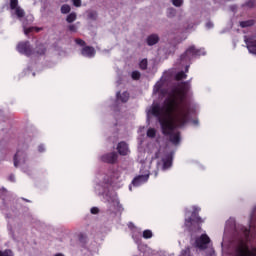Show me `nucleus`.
I'll return each instance as SVG.
<instances>
[{
    "instance_id": "37998d69",
    "label": "nucleus",
    "mask_w": 256,
    "mask_h": 256,
    "mask_svg": "<svg viewBox=\"0 0 256 256\" xmlns=\"http://www.w3.org/2000/svg\"><path fill=\"white\" fill-rule=\"evenodd\" d=\"M156 159H159V152L155 154Z\"/></svg>"
},
{
    "instance_id": "f03ea898",
    "label": "nucleus",
    "mask_w": 256,
    "mask_h": 256,
    "mask_svg": "<svg viewBox=\"0 0 256 256\" xmlns=\"http://www.w3.org/2000/svg\"><path fill=\"white\" fill-rule=\"evenodd\" d=\"M201 223H203V218L199 216V209L197 207L192 211L191 217L185 220V225L191 229L193 225H197V231L201 229Z\"/></svg>"
},
{
    "instance_id": "393cba45",
    "label": "nucleus",
    "mask_w": 256,
    "mask_h": 256,
    "mask_svg": "<svg viewBox=\"0 0 256 256\" xmlns=\"http://www.w3.org/2000/svg\"><path fill=\"white\" fill-rule=\"evenodd\" d=\"M153 237V232L151 230H144L143 231V238L144 239H151Z\"/></svg>"
},
{
    "instance_id": "09e8293b",
    "label": "nucleus",
    "mask_w": 256,
    "mask_h": 256,
    "mask_svg": "<svg viewBox=\"0 0 256 256\" xmlns=\"http://www.w3.org/2000/svg\"><path fill=\"white\" fill-rule=\"evenodd\" d=\"M251 219H253V214L251 215Z\"/></svg>"
},
{
    "instance_id": "a19ab883",
    "label": "nucleus",
    "mask_w": 256,
    "mask_h": 256,
    "mask_svg": "<svg viewBox=\"0 0 256 256\" xmlns=\"http://www.w3.org/2000/svg\"><path fill=\"white\" fill-rule=\"evenodd\" d=\"M79 239H80V241H83V234L79 235Z\"/></svg>"
},
{
    "instance_id": "9b49d317",
    "label": "nucleus",
    "mask_w": 256,
    "mask_h": 256,
    "mask_svg": "<svg viewBox=\"0 0 256 256\" xmlns=\"http://www.w3.org/2000/svg\"><path fill=\"white\" fill-rule=\"evenodd\" d=\"M83 57H95V48L91 46H84L81 50Z\"/></svg>"
},
{
    "instance_id": "6e6552de",
    "label": "nucleus",
    "mask_w": 256,
    "mask_h": 256,
    "mask_svg": "<svg viewBox=\"0 0 256 256\" xmlns=\"http://www.w3.org/2000/svg\"><path fill=\"white\" fill-rule=\"evenodd\" d=\"M149 181V172L146 174L138 175L132 180V185L134 187H139L140 185H143V183H147Z\"/></svg>"
},
{
    "instance_id": "49530a36",
    "label": "nucleus",
    "mask_w": 256,
    "mask_h": 256,
    "mask_svg": "<svg viewBox=\"0 0 256 256\" xmlns=\"http://www.w3.org/2000/svg\"><path fill=\"white\" fill-rule=\"evenodd\" d=\"M37 29V31H41V28H36Z\"/></svg>"
},
{
    "instance_id": "7c9ffc66",
    "label": "nucleus",
    "mask_w": 256,
    "mask_h": 256,
    "mask_svg": "<svg viewBox=\"0 0 256 256\" xmlns=\"http://www.w3.org/2000/svg\"><path fill=\"white\" fill-rule=\"evenodd\" d=\"M88 17L89 19H92V21H95L97 19V12H90Z\"/></svg>"
},
{
    "instance_id": "b1692460",
    "label": "nucleus",
    "mask_w": 256,
    "mask_h": 256,
    "mask_svg": "<svg viewBox=\"0 0 256 256\" xmlns=\"http://www.w3.org/2000/svg\"><path fill=\"white\" fill-rule=\"evenodd\" d=\"M131 77L134 81H139L141 79V72L133 71Z\"/></svg>"
},
{
    "instance_id": "5701e85b",
    "label": "nucleus",
    "mask_w": 256,
    "mask_h": 256,
    "mask_svg": "<svg viewBox=\"0 0 256 256\" xmlns=\"http://www.w3.org/2000/svg\"><path fill=\"white\" fill-rule=\"evenodd\" d=\"M147 65H148V62H147V59H142L139 63V67L140 69H142V71H145L147 69Z\"/></svg>"
},
{
    "instance_id": "c85d7f7f",
    "label": "nucleus",
    "mask_w": 256,
    "mask_h": 256,
    "mask_svg": "<svg viewBox=\"0 0 256 256\" xmlns=\"http://www.w3.org/2000/svg\"><path fill=\"white\" fill-rule=\"evenodd\" d=\"M172 5H174V7H181L183 0H172Z\"/></svg>"
},
{
    "instance_id": "dca6fc26",
    "label": "nucleus",
    "mask_w": 256,
    "mask_h": 256,
    "mask_svg": "<svg viewBox=\"0 0 256 256\" xmlns=\"http://www.w3.org/2000/svg\"><path fill=\"white\" fill-rule=\"evenodd\" d=\"M12 11H15V15L18 19H23V17H25V10H23V8L20 6L12 9Z\"/></svg>"
},
{
    "instance_id": "a18cd8bd",
    "label": "nucleus",
    "mask_w": 256,
    "mask_h": 256,
    "mask_svg": "<svg viewBox=\"0 0 256 256\" xmlns=\"http://www.w3.org/2000/svg\"><path fill=\"white\" fill-rule=\"evenodd\" d=\"M23 200L26 201L27 203H29V200H27V199H25V198H23Z\"/></svg>"
},
{
    "instance_id": "ea45409f",
    "label": "nucleus",
    "mask_w": 256,
    "mask_h": 256,
    "mask_svg": "<svg viewBox=\"0 0 256 256\" xmlns=\"http://www.w3.org/2000/svg\"><path fill=\"white\" fill-rule=\"evenodd\" d=\"M189 251H190V248L188 247L185 250H183V253H189Z\"/></svg>"
},
{
    "instance_id": "a878e982",
    "label": "nucleus",
    "mask_w": 256,
    "mask_h": 256,
    "mask_svg": "<svg viewBox=\"0 0 256 256\" xmlns=\"http://www.w3.org/2000/svg\"><path fill=\"white\" fill-rule=\"evenodd\" d=\"M19 7V0H10V9H17Z\"/></svg>"
},
{
    "instance_id": "ddd939ff",
    "label": "nucleus",
    "mask_w": 256,
    "mask_h": 256,
    "mask_svg": "<svg viewBox=\"0 0 256 256\" xmlns=\"http://www.w3.org/2000/svg\"><path fill=\"white\" fill-rule=\"evenodd\" d=\"M146 42L150 47H152V45H157V43H159V35L152 34L148 36Z\"/></svg>"
},
{
    "instance_id": "f257e3e1",
    "label": "nucleus",
    "mask_w": 256,
    "mask_h": 256,
    "mask_svg": "<svg viewBox=\"0 0 256 256\" xmlns=\"http://www.w3.org/2000/svg\"><path fill=\"white\" fill-rule=\"evenodd\" d=\"M188 93L189 86L187 82H183L180 87H175L168 93L162 108L159 104H154L151 108V114L158 119L162 135L170 137L173 145L181 143V132L174 131L177 127H185L189 122L191 104L185 102Z\"/></svg>"
},
{
    "instance_id": "de8ad7c7",
    "label": "nucleus",
    "mask_w": 256,
    "mask_h": 256,
    "mask_svg": "<svg viewBox=\"0 0 256 256\" xmlns=\"http://www.w3.org/2000/svg\"><path fill=\"white\" fill-rule=\"evenodd\" d=\"M155 177H157V172L155 173Z\"/></svg>"
},
{
    "instance_id": "58836bf2",
    "label": "nucleus",
    "mask_w": 256,
    "mask_h": 256,
    "mask_svg": "<svg viewBox=\"0 0 256 256\" xmlns=\"http://www.w3.org/2000/svg\"><path fill=\"white\" fill-rule=\"evenodd\" d=\"M38 151H39L40 153H43V151H45V148L43 147V145H40V146L38 147Z\"/></svg>"
},
{
    "instance_id": "c03bdc74",
    "label": "nucleus",
    "mask_w": 256,
    "mask_h": 256,
    "mask_svg": "<svg viewBox=\"0 0 256 256\" xmlns=\"http://www.w3.org/2000/svg\"><path fill=\"white\" fill-rule=\"evenodd\" d=\"M55 256H65L62 253L55 254Z\"/></svg>"
},
{
    "instance_id": "1a4fd4ad",
    "label": "nucleus",
    "mask_w": 256,
    "mask_h": 256,
    "mask_svg": "<svg viewBox=\"0 0 256 256\" xmlns=\"http://www.w3.org/2000/svg\"><path fill=\"white\" fill-rule=\"evenodd\" d=\"M27 154L21 150H18L14 155V167H19V163H25Z\"/></svg>"
},
{
    "instance_id": "6ab92c4d",
    "label": "nucleus",
    "mask_w": 256,
    "mask_h": 256,
    "mask_svg": "<svg viewBox=\"0 0 256 256\" xmlns=\"http://www.w3.org/2000/svg\"><path fill=\"white\" fill-rule=\"evenodd\" d=\"M163 82L158 81L155 85H154V93H163Z\"/></svg>"
},
{
    "instance_id": "20e7f679",
    "label": "nucleus",
    "mask_w": 256,
    "mask_h": 256,
    "mask_svg": "<svg viewBox=\"0 0 256 256\" xmlns=\"http://www.w3.org/2000/svg\"><path fill=\"white\" fill-rule=\"evenodd\" d=\"M200 51L199 49L195 48V46H190L185 53H183L180 56V61L182 63H189L193 57H197V55H199Z\"/></svg>"
},
{
    "instance_id": "412c9836",
    "label": "nucleus",
    "mask_w": 256,
    "mask_h": 256,
    "mask_svg": "<svg viewBox=\"0 0 256 256\" xmlns=\"http://www.w3.org/2000/svg\"><path fill=\"white\" fill-rule=\"evenodd\" d=\"M76 20H77V14L74 13V12L70 13V14L67 16V18H66L67 23H73V22L76 21Z\"/></svg>"
},
{
    "instance_id": "4be33fe9",
    "label": "nucleus",
    "mask_w": 256,
    "mask_h": 256,
    "mask_svg": "<svg viewBox=\"0 0 256 256\" xmlns=\"http://www.w3.org/2000/svg\"><path fill=\"white\" fill-rule=\"evenodd\" d=\"M71 12V6H69L68 4H64L61 6V13L63 15H67V13Z\"/></svg>"
},
{
    "instance_id": "0eeeda50",
    "label": "nucleus",
    "mask_w": 256,
    "mask_h": 256,
    "mask_svg": "<svg viewBox=\"0 0 256 256\" xmlns=\"http://www.w3.org/2000/svg\"><path fill=\"white\" fill-rule=\"evenodd\" d=\"M118 155L117 152H110L107 154H104L101 159L103 161V163H110V165H113L115 163H117V159H118Z\"/></svg>"
},
{
    "instance_id": "4c0bfd02",
    "label": "nucleus",
    "mask_w": 256,
    "mask_h": 256,
    "mask_svg": "<svg viewBox=\"0 0 256 256\" xmlns=\"http://www.w3.org/2000/svg\"><path fill=\"white\" fill-rule=\"evenodd\" d=\"M206 27H207V29H212V27H213V22H207V23H206Z\"/></svg>"
},
{
    "instance_id": "9d476101",
    "label": "nucleus",
    "mask_w": 256,
    "mask_h": 256,
    "mask_svg": "<svg viewBox=\"0 0 256 256\" xmlns=\"http://www.w3.org/2000/svg\"><path fill=\"white\" fill-rule=\"evenodd\" d=\"M117 151H118L119 155H122V156L128 155L129 145H127L125 141H122V142L118 143Z\"/></svg>"
},
{
    "instance_id": "423d86ee",
    "label": "nucleus",
    "mask_w": 256,
    "mask_h": 256,
    "mask_svg": "<svg viewBox=\"0 0 256 256\" xmlns=\"http://www.w3.org/2000/svg\"><path fill=\"white\" fill-rule=\"evenodd\" d=\"M211 243V238L207 234H202L200 237L195 240V247L198 249H207V245Z\"/></svg>"
},
{
    "instance_id": "2f4dec72",
    "label": "nucleus",
    "mask_w": 256,
    "mask_h": 256,
    "mask_svg": "<svg viewBox=\"0 0 256 256\" xmlns=\"http://www.w3.org/2000/svg\"><path fill=\"white\" fill-rule=\"evenodd\" d=\"M69 31L72 33H77V26L75 24H71L68 26Z\"/></svg>"
},
{
    "instance_id": "bb28decb",
    "label": "nucleus",
    "mask_w": 256,
    "mask_h": 256,
    "mask_svg": "<svg viewBox=\"0 0 256 256\" xmlns=\"http://www.w3.org/2000/svg\"><path fill=\"white\" fill-rule=\"evenodd\" d=\"M75 43H76V45H80V47H85V45H87V43L85 42V40H83V39H81V38L75 39Z\"/></svg>"
},
{
    "instance_id": "72a5a7b5",
    "label": "nucleus",
    "mask_w": 256,
    "mask_h": 256,
    "mask_svg": "<svg viewBox=\"0 0 256 256\" xmlns=\"http://www.w3.org/2000/svg\"><path fill=\"white\" fill-rule=\"evenodd\" d=\"M74 7H81V0H72Z\"/></svg>"
},
{
    "instance_id": "a211bd4d",
    "label": "nucleus",
    "mask_w": 256,
    "mask_h": 256,
    "mask_svg": "<svg viewBox=\"0 0 256 256\" xmlns=\"http://www.w3.org/2000/svg\"><path fill=\"white\" fill-rule=\"evenodd\" d=\"M183 79H187V74L184 71H180L175 75L176 81H183Z\"/></svg>"
},
{
    "instance_id": "c9c22d12",
    "label": "nucleus",
    "mask_w": 256,
    "mask_h": 256,
    "mask_svg": "<svg viewBox=\"0 0 256 256\" xmlns=\"http://www.w3.org/2000/svg\"><path fill=\"white\" fill-rule=\"evenodd\" d=\"M8 180L11 182V183H15V175L14 174H11L8 178Z\"/></svg>"
},
{
    "instance_id": "7ed1b4c3",
    "label": "nucleus",
    "mask_w": 256,
    "mask_h": 256,
    "mask_svg": "<svg viewBox=\"0 0 256 256\" xmlns=\"http://www.w3.org/2000/svg\"><path fill=\"white\" fill-rule=\"evenodd\" d=\"M17 51L22 55H26V57L35 55V50L31 47V43L29 41L19 42L17 45Z\"/></svg>"
},
{
    "instance_id": "f8f14e48",
    "label": "nucleus",
    "mask_w": 256,
    "mask_h": 256,
    "mask_svg": "<svg viewBox=\"0 0 256 256\" xmlns=\"http://www.w3.org/2000/svg\"><path fill=\"white\" fill-rule=\"evenodd\" d=\"M162 161L164 170L171 168V165H173V155L168 154Z\"/></svg>"
},
{
    "instance_id": "cd10ccee",
    "label": "nucleus",
    "mask_w": 256,
    "mask_h": 256,
    "mask_svg": "<svg viewBox=\"0 0 256 256\" xmlns=\"http://www.w3.org/2000/svg\"><path fill=\"white\" fill-rule=\"evenodd\" d=\"M0 256H13V251L11 250H5L4 252L0 251Z\"/></svg>"
},
{
    "instance_id": "f704fd0d",
    "label": "nucleus",
    "mask_w": 256,
    "mask_h": 256,
    "mask_svg": "<svg viewBox=\"0 0 256 256\" xmlns=\"http://www.w3.org/2000/svg\"><path fill=\"white\" fill-rule=\"evenodd\" d=\"M33 29H35V28L30 27V28L25 29V30H24L25 35H29V33H32V32H33Z\"/></svg>"
},
{
    "instance_id": "4468645a",
    "label": "nucleus",
    "mask_w": 256,
    "mask_h": 256,
    "mask_svg": "<svg viewBox=\"0 0 256 256\" xmlns=\"http://www.w3.org/2000/svg\"><path fill=\"white\" fill-rule=\"evenodd\" d=\"M117 99L122 101V103H127L129 101V92L125 91L121 94V92H118L116 94Z\"/></svg>"
},
{
    "instance_id": "aec40b11",
    "label": "nucleus",
    "mask_w": 256,
    "mask_h": 256,
    "mask_svg": "<svg viewBox=\"0 0 256 256\" xmlns=\"http://www.w3.org/2000/svg\"><path fill=\"white\" fill-rule=\"evenodd\" d=\"M156 136H157V130H155V128H149L147 130V137H149L150 139H155Z\"/></svg>"
},
{
    "instance_id": "473e14b6",
    "label": "nucleus",
    "mask_w": 256,
    "mask_h": 256,
    "mask_svg": "<svg viewBox=\"0 0 256 256\" xmlns=\"http://www.w3.org/2000/svg\"><path fill=\"white\" fill-rule=\"evenodd\" d=\"M90 211H91L92 215H97V213H99V208L92 207Z\"/></svg>"
},
{
    "instance_id": "2eb2a0df",
    "label": "nucleus",
    "mask_w": 256,
    "mask_h": 256,
    "mask_svg": "<svg viewBox=\"0 0 256 256\" xmlns=\"http://www.w3.org/2000/svg\"><path fill=\"white\" fill-rule=\"evenodd\" d=\"M47 53V48L43 44H39L36 46V49L34 50V55H45Z\"/></svg>"
},
{
    "instance_id": "c756f323",
    "label": "nucleus",
    "mask_w": 256,
    "mask_h": 256,
    "mask_svg": "<svg viewBox=\"0 0 256 256\" xmlns=\"http://www.w3.org/2000/svg\"><path fill=\"white\" fill-rule=\"evenodd\" d=\"M256 5V0H249L248 2H246V6L253 8Z\"/></svg>"
},
{
    "instance_id": "e433bc0d",
    "label": "nucleus",
    "mask_w": 256,
    "mask_h": 256,
    "mask_svg": "<svg viewBox=\"0 0 256 256\" xmlns=\"http://www.w3.org/2000/svg\"><path fill=\"white\" fill-rule=\"evenodd\" d=\"M168 13H169V15L174 16V15H175V9L169 8V9H168Z\"/></svg>"
},
{
    "instance_id": "39448f33",
    "label": "nucleus",
    "mask_w": 256,
    "mask_h": 256,
    "mask_svg": "<svg viewBox=\"0 0 256 256\" xmlns=\"http://www.w3.org/2000/svg\"><path fill=\"white\" fill-rule=\"evenodd\" d=\"M234 256H256V248L254 249V253H251L249 250V246L247 244L241 242L235 249Z\"/></svg>"
},
{
    "instance_id": "79ce46f5",
    "label": "nucleus",
    "mask_w": 256,
    "mask_h": 256,
    "mask_svg": "<svg viewBox=\"0 0 256 256\" xmlns=\"http://www.w3.org/2000/svg\"><path fill=\"white\" fill-rule=\"evenodd\" d=\"M185 71H186V73L189 71V65H187V66L185 67Z\"/></svg>"
},
{
    "instance_id": "f3484780",
    "label": "nucleus",
    "mask_w": 256,
    "mask_h": 256,
    "mask_svg": "<svg viewBox=\"0 0 256 256\" xmlns=\"http://www.w3.org/2000/svg\"><path fill=\"white\" fill-rule=\"evenodd\" d=\"M253 25H255V20L253 19L240 22V27H242V29L253 27Z\"/></svg>"
}]
</instances>
